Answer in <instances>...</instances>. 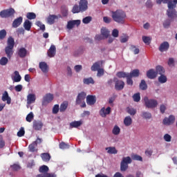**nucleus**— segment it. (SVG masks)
<instances>
[{
	"label": "nucleus",
	"mask_w": 177,
	"mask_h": 177,
	"mask_svg": "<svg viewBox=\"0 0 177 177\" xmlns=\"http://www.w3.org/2000/svg\"><path fill=\"white\" fill-rule=\"evenodd\" d=\"M125 17H127V14L121 10L112 12V19L116 23L124 24L125 23Z\"/></svg>",
	"instance_id": "f257e3e1"
},
{
	"label": "nucleus",
	"mask_w": 177,
	"mask_h": 177,
	"mask_svg": "<svg viewBox=\"0 0 177 177\" xmlns=\"http://www.w3.org/2000/svg\"><path fill=\"white\" fill-rule=\"evenodd\" d=\"M13 48H15V39L9 37L7 41V46L5 48V53L8 59H11L12 56H13V53H15Z\"/></svg>",
	"instance_id": "f03ea898"
},
{
	"label": "nucleus",
	"mask_w": 177,
	"mask_h": 177,
	"mask_svg": "<svg viewBox=\"0 0 177 177\" xmlns=\"http://www.w3.org/2000/svg\"><path fill=\"white\" fill-rule=\"evenodd\" d=\"M167 17H169V19H177V12L176 10H175V8H176V3L170 0V1H169L167 3Z\"/></svg>",
	"instance_id": "7ed1b4c3"
},
{
	"label": "nucleus",
	"mask_w": 177,
	"mask_h": 177,
	"mask_svg": "<svg viewBox=\"0 0 177 177\" xmlns=\"http://www.w3.org/2000/svg\"><path fill=\"white\" fill-rule=\"evenodd\" d=\"M39 172H40V174H37L36 177H57L54 173H48L49 172V167L46 165L41 166Z\"/></svg>",
	"instance_id": "20e7f679"
},
{
	"label": "nucleus",
	"mask_w": 177,
	"mask_h": 177,
	"mask_svg": "<svg viewBox=\"0 0 177 177\" xmlns=\"http://www.w3.org/2000/svg\"><path fill=\"white\" fill-rule=\"evenodd\" d=\"M86 97V93L82 91L80 93L76 98L75 104H80V107H86V103H85V99Z\"/></svg>",
	"instance_id": "39448f33"
},
{
	"label": "nucleus",
	"mask_w": 177,
	"mask_h": 177,
	"mask_svg": "<svg viewBox=\"0 0 177 177\" xmlns=\"http://www.w3.org/2000/svg\"><path fill=\"white\" fill-rule=\"evenodd\" d=\"M144 102L146 107L147 109H155L156 106H158V102L156 100H149V97H145Z\"/></svg>",
	"instance_id": "423d86ee"
},
{
	"label": "nucleus",
	"mask_w": 177,
	"mask_h": 177,
	"mask_svg": "<svg viewBox=\"0 0 177 177\" xmlns=\"http://www.w3.org/2000/svg\"><path fill=\"white\" fill-rule=\"evenodd\" d=\"M13 15H15V9L13 8L3 10L0 12V17L2 19H8V17H10V16H13Z\"/></svg>",
	"instance_id": "0eeeda50"
},
{
	"label": "nucleus",
	"mask_w": 177,
	"mask_h": 177,
	"mask_svg": "<svg viewBox=\"0 0 177 177\" xmlns=\"http://www.w3.org/2000/svg\"><path fill=\"white\" fill-rule=\"evenodd\" d=\"M41 143L42 139L37 137L35 141L29 145V151H31V153H34L35 151V148L38 146V145H41Z\"/></svg>",
	"instance_id": "6e6552de"
},
{
	"label": "nucleus",
	"mask_w": 177,
	"mask_h": 177,
	"mask_svg": "<svg viewBox=\"0 0 177 177\" xmlns=\"http://www.w3.org/2000/svg\"><path fill=\"white\" fill-rule=\"evenodd\" d=\"M115 82V89L116 91H122L123 88L125 86V82L122 80L118 79L114 80Z\"/></svg>",
	"instance_id": "1a4fd4ad"
},
{
	"label": "nucleus",
	"mask_w": 177,
	"mask_h": 177,
	"mask_svg": "<svg viewBox=\"0 0 177 177\" xmlns=\"http://www.w3.org/2000/svg\"><path fill=\"white\" fill-rule=\"evenodd\" d=\"M53 95L51 93H47L43 98L42 106H46L53 100Z\"/></svg>",
	"instance_id": "9d476101"
},
{
	"label": "nucleus",
	"mask_w": 177,
	"mask_h": 177,
	"mask_svg": "<svg viewBox=\"0 0 177 177\" xmlns=\"http://www.w3.org/2000/svg\"><path fill=\"white\" fill-rule=\"evenodd\" d=\"M28 53V51L24 47H21V48H19L17 52V55L21 59H24V57H26V56H27Z\"/></svg>",
	"instance_id": "9b49d317"
},
{
	"label": "nucleus",
	"mask_w": 177,
	"mask_h": 177,
	"mask_svg": "<svg viewBox=\"0 0 177 177\" xmlns=\"http://www.w3.org/2000/svg\"><path fill=\"white\" fill-rule=\"evenodd\" d=\"M79 6L82 12H86L88 10V0H80Z\"/></svg>",
	"instance_id": "f8f14e48"
},
{
	"label": "nucleus",
	"mask_w": 177,
	"mask_h": 177,
	"mask_svg": "<svg viewBox=\"0 0 177 177\" xmlns=\"http://www.w3.org/2000/svg\"><path fill=\"white\" fill-rule=\"evenodd\" d=\"M42 127H44V123H42L39 120H34L32 128L35 131H41L42 129Z\"/></svg>",
	"instance_id": "ddd939ff"
},
{
	"label": "nucleus",
	"mask_w": 177,
	"mask_h": 177,
	"mask_svg": "<svg viewBox=\"0 0 177 177\" xmlns=\"http://www.w3.org/2000/svg\"><path fill=\"white\" fill-rule=\"evenodd\" d=\"M110 113H111V108L110 106H108L106 109L103 107L100 111V115L104 118Z\"/></svg>",
	"instance_id": "4468645a"
},
{
	"label": "nucleus",
	"mask_w": 177,
	"mask_h": 177,
	"mask_svg": "<svg viewBox=\"0 0 177 177\" xmlns=\"http://www.w3.org/2000/svg\"><path fill=\"white\" fill-rule=\"evenodd\" d=\"M86 103L88 106H93L96 103V96L88 95L86 97Z\"/></svg>",
	"instance_id": "2eb2a0df"
},
{
	"label": "nucleus",
	"mask_w": 177,
	"mask_h": 177,
	"mask_svg": "<svg viewBox=\"0 0 177 177\" xmlns=\"http://www.w3.org/2000/svg\"><path fill=\"white\" fill-rule=\"evenodd\" d=\"M39 67L42 73H46L49 71V66H48V64H46V62H39Z\"/></svg>",
	"instance_id": "dca6fc26"
},
{
	"label": "nucleus",
	"mask_w": 177,
	"mask_h": 177,
	"mask_svg": "<svg viewBox=\"0 0 177 177\" xmlns=\"http://www.w3.org/2000/svg\"><path fill=\"white\" fill-rule=\"evenodd\" d=\"M80 24H81L80 20L69 21L67 24V28H68V30H71L74 28V26H80Z\"/></svg>",
	"instance_id": "f3484780"
},
{
	"label": "nucleus",
	"mask_w": 177,
	"mask_h": 177,
	"mask_svg": "<svg viewBox=\"0 0 177 177\" xmlns=\"http://www.w3.org/2000/svg\"><path fill=\"white\" fill-rule=\"evenodd\" d=\"M175 122V116L170 115L169 118H165L163 120L164 125H171Z\"/></svg>",
	"instance_id": "a211bd4d"
},
{
	"label": "nucleus",
	"mask_w": 177,
	"mask_h": 177,
	"mask_svg": "<svg viewBox=\"0 0 177 177\" xmlns=\"http://www.w3.org/2000/svg\"><path fill=\"white\" fill-rule=\"evenodd\" d=\"M160 52H167L169 49V43L168 41H164L162 42L159 48H158Z\"/></svg>",
	"instance_id": "6ab92c4d"
},
{
	"label": "nucleus",
	"mask_w": 177,
	"mask_h": 177,
	"mask_svg": "<svg viewBox=\"0 0 177 177\" xmlns=\"http://www.w3.org/2000/svg\"><path fill=\"white\" fill-rule=\"evenodd\" d=\"M47 54L48 57H55V56H56V46L55 45H51Z\"/></svg>",
	"instance_id": "aec40b11"
},
{
	"label": "nucleus",
	"mask_w": 177,
	"mask_h": 177,
	"mask_svg": "<svg viewBox=\"0 0 177 177\" xmlns=\"http://www.w3.org/2000/svg\"><path fill=\"white\" fill-rule=\"evenodd\" d=\"M1 100L3 102H7V104H10V103H12V98L9 97V93H8V91H4L2 95Z\"/></svg>",
	"instance_id": "412c9836"
},
{
	"label": "nucleus",
	"mask_w": 177,
	"mask_h": 177,
	"mask_svg": "<svg viewBox=\"0 0 177 177\" xmlns=\"http://www.w3.org/2000/svg\"><path fill=\"white\" fill-rule=\"evenodd\" d=\"M147 77L149 80H154V78L157 77V73L156 72V71H154V69H149L147 72Z\"/></svg>",
	"instance_id": "4be33fe9"
},
{
	"label": "nucleus",
	"mask_w": 177,
	"mask_h": 177,
	"mask_svg": "<svg viewBox=\"0 0 177 177\" xmlns=\"http://www.w3.org/2000/svg\"><path fill=\"white\" fill-rule=\"evenodd\" d=\"M23 23V17L15 19L12 22V28H17Z\"/></svg>",
	"instance_id": "5701e85b"
},
{
	"label": "nucleus",
	"mask_w": 177,
	"mask_h": 177,
	"mask_svg": "<svg viewBox=\"0 0 177 177\" xmlns=\"http://www.w3.org/2000/svg\"><path fill=\"white\" fill-rule=\"evenodd\" d=\"M59 17H62V15H59L58 17L55 15H50L47 18V23H48V24H54L55 20H56V19H59Z\"/></svg>",
	"instance_id": "b1692460"
},
{
	"label": "nucleus",
	"mask_w": 177,
	"mask_h": 177,
	"mask_svg": "<svg viewBox=\"0 0 177 177\" xmlns=\"http://www.w3.org/2000/svg\"><path fill=\"white\" fill-rule=\"evenodd\" d=\"M37 100V97H35V94H28L27 96V103L28 104H31L34 103Z\"/></svg>",
	"instance_id": "393cba45"
},
{
	"label": "nucleus",
	"mask_w": 177,
	"mask_h": 177,
	"mask_svg": "<svg viewBox=\"0 0 177 177\" xmlns=\"http://www.w3.org/2000/svg\"><path fill=\"white\" fill-rule=\"evenodd\" d=\"M31 27H32V23H31L28 19L25 20L24 23V28L26 31H30V30H31Z\"/></svg>",
	"instance_id": "a878e982"
},
{
	"label": "nucleus",
	"mask_w": 177,
	"mask_h": 177,
	"mask_svg": "<svg viewBox=\"0 0 177 177\" xmlns=\"http://www.w3.org/2000/svg\"><path fill=\"white\" fill-rule=\"evenodd\" d=\"M15 76L12 77V81L14 82H20L21 81V76L20 75V73L19 71H15L14 72Z\"/></svg>",
	"instance_id": "bb28decb"
},
{
	"label": "nucleus",
	"mask_w": 177,
	"mask_h": 177,
	"mask_svg": "<svg viewBox=\"0 0 177 177\" xmlns=\"http://www.w3.org/2000/svg\"><path fill=\"white\" fill-rule=\"evenodd\" d=\"M105 150L107 151L108 154H117V153H118L115 147H109L105 148Z\"/></svg>",
	"instance_id": "cd10ccee"
},
{
	"label": "nucleus",
	"mask_w": 177,
	"mask_h": 177,
	"mask_svg": "<svg viewBox=\"0 0 177 177\" xmlns=\"http://www.w3.org/2000/svg\"><path fill=\"white\" fill-rule=\"evenodd\" d=\"M101 35L104 37L105 39H107L110 37V31L106 28H102L101 29Z\"/></svg>",
	"instance_id": "c85d7f7f"
},
{
	"label": "nucleus",
	"mask_w": 177,
	"mask_h": 177,
	"mask_svg": "<svg viewBox=\"0 0 177 177\" xmlns=\"http://www.w3.org/2000/svg\"><path fill=\"white\" fill-rule=\"evenodd\" d=\"M100 64H102V62L100 61L95 62L91 66V71H97V70H100Z\"/></svg>",
	"instance_id": "c756f323"
},
{
	"label": "nucleus",
	"mask_w": 177,
	"mask_h": 177,
	"mask_svg": "<svg viewBox=\"0 0 177 177\" xmlns=\"http://www.w3.org/2000/svg\"><path fill=\"white\" fill-rule=\"evenodd\" d=\"M139 69H134L131 72V73H129V77H131V78H136L139 77Z\"/></svg>",
	"instance_id": "7c9ffc66"
},
{
	"label": "nucleus",
	"mask_w": 177,
	"mask_h": 177,
	"mask_svg": "<svg viewBox=\"0 0 177 177\" xmlns=\"http://www.w3.org/2000/svg\"><path fill=\"white\" fill-rule=\"evenodd\" d=\"M141 117L144 118V120H151L152 115L151 113L147 111H142Z\"/></svg>",
	"instance_id": "2f4dec72"
},
{
	"label": "nucleus",
	"mask_w": 177,
	"mask_h": 177,
	"mask_svg": "<svg viewBox=\"0 0 177 177\" xmlns=\"http://www.w3.org/2000/svg\"><path fill=\"white\" fill-rule=\"evenodd\" d=\"M124 124L125 127H130L132 125V118L131 116H127L124 120Z\"/></svg>",
	"instance_id": "473e14b6"
},
{
	"label": "nucleus",
	"mask_w": 177,
	"mask_h": 177,
	"mask_svg": "<svg viewBox=\"0 0 177 177\" xmlns=\"http://www.w3.org/2000/svg\"><path fill=\"white\" fill-rule=\"evenodd\" d=\"M170 19H167L164 21V22H163L164 28H168L169 27L171 26V23H172V21H174V19H172V18H170Z\"/></svg>",
	"instance_id": "72a5a7b5"
},
{
	"label": "nucleus",
	"mask_w": 177,
	"mask_h": 177,
	"mask_svg": "<svg viewBox=\"0 0 177 177\" xmlns=\"http://www.w3.org/2000/svg\"><path fill=\"white\" fill-rule=\"evenodd\" d=\"M156 73H157V75L159 74L160 75H162V74H164V73H165V69H164V67L161 66H157L156 67Z\"/></svg>",
	"instance_id": "f704fd0d"
},
{
	"label": "nucleus",
	"mask_w": 177,
	"mask_h": 177,
	"mask_svg": "<svg viewBox=\"0 0 177 177\" xmlns=\"http://www.w3.org/2000/svg\"><path fill=\"white\" fill-rule=\"evenodd\" d=\"M118 78H127L129 76V73H125L122 71L118 72L116 74Z\"/></svg>",
	"instance_id": "c9c22d12"
},
{
	"label": "nucleus",
	"mask_w": 177,
	"mask_h": 177,
	"mask_svg": "<svg viewBox=\"0 0 177 177\" xmlns=\"http://www.w3.org/2000/svg\"><path fill=\"white\" fill-rule=\"evenodd\" d=\"M81 125H82V122L81 121H74L70 123L71 128H78V127H81Z\"/></svg>",
	"instance_id": "e433bc0d"
},
{
	"label": "nucleus",
	"mask_w": 177,
	"mask_h": 177,
	"mask_svg": "<svg viewBox=\"0 0 177 177\" xmlns=\"http://www.w3.org/2000/svg\"><path fill=\"white\" fill-rule=\"evenodd\" d=\"M41 157L43 161H46V162H48V161L50 160V154H49L48 153H41Z\"/></svg>",
	"instance_id": "4c0bfd02"
},
{
	"label": "nucleus",
	"mask_w": 177,
	"mask_h": 177,
	"mask_svg": "<svg viewBox=\"0 0 177 177\" xmlns=\"http://www.w3.org/2000/svg\"><path fill=\"white\" fill-rule=\"evenodd\" d=\"M67 107H68V102H64L62 104H61L59 107V111L61 113H64L65 110H67Z\"/></svg>",
	"instance_id": "58836bf2"
},
{
	"label": "nucleus",
	"mask_w": 177,
	"mask_h": 177,
	"mask_svg": "<svg viewBox=\"0 0 177 177\" xmlns=\"http://www.w3.org/2000/svg\"><path fill=\"white\" fill-rule=\"evenodd\" d=\"M83 82L86 85H89L90 84H92V85H93V84H95V80H93V78L92 77L84 78L83 80Z\"/></svg>",
	"instance_id": "ea45409f"
},
{
	"label": "nucleus",
	"mask_w": 177,
	"mask_h": 177,
	"mask_svg": "<svg viewBox=\"0 0 177 177\" xmlns=\"http://www.w3.org/2000/svg\"><path fill=\"white\" fill-rule=\"evenodd\" d=\"M61 13L64 17H67V16L68 15V9L65 6H62Z\"/></svg>",
	"instance_id": "a19ab883"
},
{
	"label": "nucleus",
	"mask_w": 177,
	"mask_h": 177,
	"mask_svg": "<svg viewBox=\"0 0 177 177\" xmlns=\"http://www.w3.org/2000/svg\"><path fill=\"white\" fill-rule=\"evenodd\" d=\"M26 17L28 20H34L35 19H37V15L34 12H28L26 14Z\"/></svg>",
	"instance_id": "79ce46f5"
},
{
	"label": "nucleus",
	"mask_w": 177,
	"mask_h": 177,
	"mask_svg": "<svg viewBox=\"0 0 177 177\" xmlns=\"http://www.w3.org/2000/svg\"><path fill=\"white\" fill-rule=\"evenodd\" d=\"M140 88L142 91H146V89H147V84H146V81H145V80H141Z\"/></svg>",
	"instance_id": "37998d69"
},
{
	"label": "nucleus",
	"mask_w": 177,
	"mask_h": 177,
	"mask_svg": "<svg viewBox=\"0 0 177 177\" xmlns=\"http://www.w3.org/2000/svg\"><path fill=\"white\" fill-rule=\"evenodd\" d=\"M142 41L144 44H146L147 45H150V44L151 43V38L147 36H142Z\"/></svg>",
	"instance_id": "c03bdc74"
},
{
	"label": "nucleus",
	"mask_w": 177,
	"mask_h": 177,
	"mask_svg": "<svg viewBox=\"0 0 177 177\" xmlns=\"http://www.w3.org/2000/svg\"><path fill=\"white\" fill-rule=\"evenodd\" d=\"M120 132H121V129L117 125H115L113 130H112V133L113 135H120Z\"/></svg>",
	"instance_id": "a18cd8bd"
},
{
	"label": "nucleus",
	"mask_w": 177,
	"mask_h": 177,
	"mask_svg": "<svg viewBox=\"0 0 177 177\" xmlns=\"http://www.w3.org/2000/svg\"><path fill=\"white\" fill-rule=\"evenodd\" d=\"M80 12H81V8L80 7V6H78L77 4L75 5L73 7L72 12L73 14H75V13H80Z\"/></svg>",
	"instance_id": "49530a36"
},
{
	"label": "nucleus",
	"mask_w": 177,
	"mask_h": 177,
	"mask_svg": "<svg viewBox=\"0 0 177 177\" xmlns=\"http://www.w3.org/2000/svg\"><path fill=\"white\" fill-rule=\"evenodd\" d=\"M8 62H9V60L8 59V58L6 57H2L0 59L1 66H6L8 64Z\"/></svg>",
	"instance_id": "de8ad7c7"
},
{
	"label": "nucleus",
	"mask_w": 177,
	"mask_h": 177,
	"mask_svg": "<svg viewBox=\"0 0 177 177\" xmlns=\"http://www.w3.org/2000/svg\"><path fill=\"white\" fill-rule=\"evenodd\" d=\"M132 160L134 161H143V158L138 154H133L131 156Z\"/></svg>",
	"instance_id": "09e8293b"
},
{
	"label": "nucleus",
	"mask_w": 177,
	"mask_h": 177,
	"mask_svg": "<svg viewBox=\"0 0 177 177\" xmlns=\"http://www.w3.org/2000/svg\"><path fill=\"white\" fill-rule=\"evenodd\" d=\"M128 169V165L126 163H124V162H120V171L122 172H125Z\"/></svg>",
	"instance_id": "8fccbe9b"
},
{
	"label": "nucleus",
	"mask_w": 177,
	"mask_h": 177,
	"mask_svg": "<svg viewBox=\"0 0 177 177\" xmlns=\"http://www.w3.org/2000/svg\"><path fill=\"white\" fill-rule=\"evenodd\" d=\"M122 162L127 164L128 165V164H131L132 162V159H131V157L129 156L124 157L123 158Z\"/></svg>",
	"instance_id": "3c124183"
},
{
	"label": "nucleus",
	"mask_w": 177,
	"mask_h": 177,
	"mask_svg": "<svg viewBox=\"0 0 177 177\" xmlns=\"http://www.w3.org/2000/svg\"><path fill=\"white\" fill-rule=\"evenodd\" d=\"M26 120L28 122H31V121L34 120V113H32V112H30L29 114L27 115Z\"/></svg>",
	"instance_id": "603ef678"
},
{
	"label": "nucleus",
	"mask_w": 177,
	"mask_h": 177,
	"mask_svg": "<svg viewBox=\"0 0 177 177\" xmlns=\"http://www.w3.org/2000/svg\"><path fill=\"white\" fill-rule=\"evenodd\" d=\"M6 30L5 29H3L0 30V40L2 41V39H5L6 38Z\"/></svg>",
	"instance_id": "864d4df0"
},
{
	"label": "nucleus",
	"mask_w": 177,
	"mask_h": 177,
	"mask_svg": "<svg viewBox=\"0 0 177 177\" xmlns=\"http://www.w3.org/2000/svg\"><path fill=\"white\" fill-rule=\"evenodd\" d=\"M130 50H132L133 52L134 55H139V52H140L139 48H136V46H133V45H131L130 46Z\"/></svg>",
	"instance_id": "5fc2aeb1"
},
{
	"label": "nucleus",
	"mask_w": 177,
	"mask_h": 177,
	"mask_svg": "<svg viewBox=\"0 0 177 177\" xmlns=\"http://www.w3.org/2000/svg\"><path fill=\"white\" fill-rule=\"evenodd\" d=\"M91 21H92V17L91 16L86 17L82 19V23H84V24H89V23Z\"/></svg>",
	"instance_id": "6e6d98bb"
},
{
	"label": "nucleus",
	"mask_w": 177,
	"mask_h": 177,
	"mask_svg": "<svg viewBox=\"0 0 177 177\" xmlns=\"http://www.w3.org/2000/svg\"><path fill=\"white\" fill-rule=\"evenodd\" d=\"M158 81L160 82V84H165V82H167V76L160 75V76L158 77Z\"/></svg>",
	"instance_id": "4d7b16f0"
},
{
	"label": "nucleus",
	"mask_w": 177,
	"mask_h": 177,
	"mask_svg": "<svg viewBox=\"0 0 177 177\" xmlns=\"http://www.w3.org/2000/svg\"><path fill=\"white\" fill-rule=\"evenodd\" d=\"M133 99L135 102H140V93H135L133 95Z\"/></svg>",
	"instance_id": "13d9d810"
},
{
	"label": "nucleus",
	"mask_w": 177,
	"mask_h": 177,
	"mask_svg": "<svg viewBox=\"0 0 177 177\" xmlns=\"http://www.w3.org/2000/svg\"><path fill=\"white\" fill-rule=\"evenodd\" d=\"M127 113L129 114H130V115H135V114H136V109H133V108H129L128 107L127 109Z\"/></svg>",
	"instance_id": "bf43d9fd"
},
{
	"label": "nucleus",
	"mask_w": 177,
	"mask_h": 177,
	"mask_svg": "<svg viewBox=\"0 0 177 177\" xmlns=\"http://www.w3.org/2000/svg\"><path fill=\"white\" fill-rule=\"evenodd\" d=\"M68 147H70L68 144H66V142H62L61 143H59V149H62V150L68 149Z\"/></svg>",
	"instance_id": "052dcab7"
},
{
	"label": "nucleus",
	"mask_w": 177,
	"mask_h": 177,
	"mask_svg": "<svg viewBox=\"0 0 177 177\" xmlns=\"http://www.w3.org/2000/svg\"><path fill=\"white\" fill-rule=\"evenodd\" d=\"M36 25L37 27H39L40 30H41V31H45V25L42 24V22L37 21L36 22Z\"/></svg>",
	"instance_id": "680f3d73"
},
{
	"label": "nucleus",
	"mask_w": 177,
	"mask_h": 177,
	"mask_svg": "<svg viewBox=\"0 0 177 177\" xmlns=\"http://www.w3.org/2000/svg\"><path fill=\"white\" fill-rule=\"evenodd\" d=\"M25 133L26 131H24V128L21 127L20 130L17 132V136H19V138H21L22 136H24Z\"/></svg>",
	"instance_id": "e2e57ef3"
},
{
	"label": "nucleus",
	"mask_w": 177,
	"mask_h": 177,
	"mask_svg": "<svg viewBox=\"0 0 177 177\" xmlns=\"http://www.w3.org/2000/svg\"><path fill=\"white\" fill-rule=\"evenodd\" d=\"M127 85H130V86H132L133 85V80H132V77L130 76H127Z\"/></svg>",
	"instance_id": "0e129e2a"
},
{
	"label": "nucleus",
	"mask_w": 177,
	"mask_h": 177,
	"mask_svg": "<svg viewBox=\"0 0 177 177\" xmlns=\"http://www.w3.org/2000/svg\"><path fill=\"white\" fill-rule=\"evenodd\" d=\"M10 167L12 168V169H13V171H19V169H21V167L20 165H17V164H14L10 166Z\"/></svg>",
	"instance_id": "69168bd1"
},
{
	"label": "nucleus",
	"mask_w": 177,
	"mask_h": 177,
	"mask_svg": "<svg viewBox=\"0 0 177 177\" xmlns=\"http://www.w3.org/2000/svg\"><path fill=\"white\" fill-rule=\"evenodd\" d=\"M59 113V104H55L53 108V114H57Z\"/></svg>",
	"instance_id": "338daca9"
},
{
	"label": "nucleus",
	"mask_w": 177,
	"mask_h": 177,
	"mask_svg": "<svg viewBox=\"0 0 177 177\" xmlns=\"http://www.w3.org/2000/svg\"><path fill=\"white\" fill-rule=\"evenodd\" d=\"M163 138L165 142H171V137L169 134L166 133Z\"/></svg>",
	"instance_id": "774afa93"
}]
</instances>
